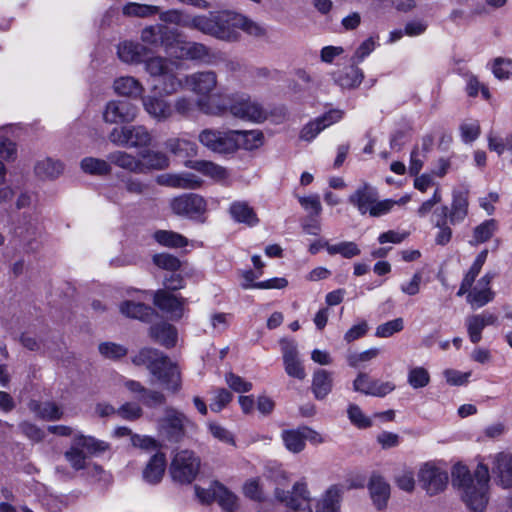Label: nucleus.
Listing matches in <instances>:
<instances>
[{"label":"nucleus","instance_id":"f257e3e1","mask_svg":"<svg viewBox=\"0 0 512 512\" xmlns=\"http://www.w3.org/2000/svg\"><path fill=\"white\" fill-rule=\"evenodd\" d=\"M185 25L228 42L238 40L239 30L253 36L263 34V29L257 23L241 14L230 11L210 14L209 16H195Z\"/></svg>","mask_w":512,"mask_h":512},{"label":"nucleus","instance_id":"f03ea898","mask_svg":"<svg viewBox=\"0 0 512 512\" xmlns=\"http://www.w3.org/2000/svg\"><path fill=\"white\" fill-rule=\"evenodd\" d=\"M489 468L479 463L473 473L467 466L456 464L452 470V483L462 501L473 512H483L489 502Z\"/></svg>","mask_w":512,"mask_h":512},{"label":"nucleus","instance_id":"7ed1b4c3","mask_svg":"<svg viewBox=\"0 0 512 512\" xmlns=\"http://www.w3.org/2000/svg\"><path fill=\"white\" fill-rule=\"evenodd\" d=\"M229 100V105H213L210 100L198 99L196 105L201 112L207 115L218 116L229 112L237 119L252 123H262L268 117V111L264 106L247 94L235 93L229 97Z\"/></svg>","mask_w":512,"mask_h":512},{"label":"nucleus","instance_id":"20e7f679","mask_svg":"<svg viewBox=\"0 0 512 512\" xmlns=\"http://www.w3.org/2000/svg\"><path fill=\"white\" fill-rule=\"evenodd\" d=\"M132 362L137 366H146L166 390L173 393L180 390V371L177 365L161 351L154 348H143L133 357Z\"/></svg>","mask_w":512,"mask_h":512},{"label":"nucleus","instance_id":"39448f33","mask_svg":"<svg viewBox=\"0 0 512 512\" xmlns=\"http://www.w3.org/2000/svg\"><path fill=\"white\" fill-rule=\"evenodd\" d=\"M67 437L70 438V448L66 451V461L75 471L89 469L90 456L100 455L110 449L109 443L76 433L66 426Z\"/></svg>","mask_w":512,"mask_h":512},{"label":"nucleus","instance_id":"423d86ee","mask_svg":"<svg viewBox=\"0 0 512 512\" xmlns=\"http://www.w3.org/2000/svg\"><path fill=\"white\" fill-rule=\"evenodd\" d=\"M144 69L151 77L161 80V92L172 95L183 87V81L178 76L180 63L161 56L148 58L144 61Z\"/></svg>","mask_w":512,"mask_h":512},{"label":"nucleus","instance_id":"0eeeda50","mask_svg":"<svg viewBox=\"0 0 512 512\" xmlns=\"http://www.w3.org/2000/svg\"><path fill=\"white\" fill-rule=\"evenodd\" d=\"M111 143L127 147H148L152 142V136L144 125L122 126L112 129L108 135Z\"/></svg>","mask_w":512,"mask_h":512},{"label":"nucleus","instance_id":"6e6552de","mask_svg":"<svg viewBox=\"0 0 512 512\" xmlns=\"http://www.w3.org/2000/svg\"><path fill=\"white\" fill-rule=\"evenodd\" d=\"M200 469V459L193 451L177 452L170 465V474L174 481L181 484L191 483Z\"/></svg>","mask_w":512,"mask_h":512},{"label":"nucleus","instance_id":"1a4fd4ad","mask_svg":"<svg viewBox=\"0 0 512 512\" xmlns=\"http://www.w3.org/2000/svg\"><path fill=\"white\" fill-rule=\"evenodd\" d=\"M174 48L179 52L173 51L171 55L177 58L199 61L206 65H215L222 60V54L219 51L212 50L206 45L198 42H175Z\"/></svg>","mask_w":512,"mask_h":512},{"label":"nucleus","instance_id":"9d476101","mask_svg":"<svg viewBox=\"0 0 512 512\" xmlns=\"http://www.w3.org/2000/svg\"><path fill=\"white\" fill-rule=\"evenodd\" d=\"M170 207L176 215L203 222V216L207 211V202L198 194L187 193L173 198Z\"/></svg>","mask_w":512,"mask_h":512},{"label":"nucleus","instance_id":"9b49d317","mask_svg":"<svg viewBox=\"0 0 512 512\" xmlns=\"http://www.w3.org/2000/svg\"><path fill=\"white\" fill-rule=\"evenodd\" d=\"M233 130L221 131L217 129H204L198 135L199 142L207 149L219 154L236 152V142Z\"/></svg>","mask_w":512,"mask_h":512},{"label":"nucleus","instance_id":"f8f14e48","mask_svg":"<svg viewBox=\"0 0 512 512\" xmlns=\"http://www.w3.org/2000/svg\"><path fill=\"white\" fill-rule=\"evenodd\" d=\"M418 479L421 487L429 495H436L444 491L449 478L446 470L433 462H427L419 469Z\"/></svg>","mask_w":512,"mask_h":512},{"label":"nucleus","instance_id":"ddd939ff","mask_svg":"<svg viewBox=\"0 0 512 512\" xmlns=\"http://www.w3.org/2000/svg\"><path fill=\"white\" fill-rule=\"evenodd\" d=\"M275 497L286 504L287 512H313L309 491L304 482L295 483L292 492L276 489Z\"/></svg>","mask_w":512,"mask_h":512},{"label":"nucleus","instance_id":"4468645a","mask_svg":"<svg viewBox=\"0 0 512 512\" xmlns=\"http://www.w3.org/2000/svg\"><path fill=\"white\" fill-rule=\"evenodd\" d=\"M177 36L176 29L163 24L147 26L141 32V39L144 43L154 47H163L168 54L173 53Z\"/></svg>","mask_w":512,"mask_h":512},{"label":"nucleus","instance_id":"2eb2a0df","mask_svg":"<svg viewBox=\"0 0 512 512\" xmlns=\"http://www.w3.org/2000/svg\"><path fill=\"white\" fill-rule=\"evenodd\" d=\"M182 81L183 86L185 85L194 94L200 96L199 99L209 96L218 84L217 74L214 71L195 72L186 75ZM206 99L210 100L213 105H216L212 99Z\"/></svg>","mask_w":512,"mask_h":512},{"label":"nucleus","instance_id":"dca6fc26","mask_svg":"<svg viewBox=\"0 0 512 512\" xmlns=\"http://www.w3.org/2000/svg\"><path fill=\"white\" fill-rule=\"evenodd\" d=\"M138 107L125 100L109 101L103 111V120L109 124L130 123L136 119Z\"/></svg>","mask_w":512,"mask_h":512},{"label":"nucleus","instance_id":"f3484780","mask_svg":"<svg viewBox=\"0 0 512 512\" xmlns=\"http://www.w3.org/2000/svg\"><path fill=\"white\" fill-rule=\"evenodd\" d=\"M494 272H486L465 295L467 303L473 308L478 309L492 302L495 298V292L491 289V283L495 278Z\"/></svg>","mask_w":512,"mask_h":512},{"label":"nucleus","instance_id":"a211bd4d","mask_svg":"<svg viewBox=\"0 0 512 512\" xmlns=\"http://www.w3.org/2000/svg\"><path fill=\"white\" fill-rule=\"evenodd\" d=\"M154 305L169 315L172 320H178L184 315L186 299L178 297L165 289L155 292Z\"/></svg>","mask_w":512,"mask_h":512},{"label":"nucleus","instance_id":"6ab92c4d","mask_svg":"<svg viewBox=\"0 0 512 512\" xmlns=\"http://www.w3.org/2000/svg\"><path fill=\"white\" fill-rule=\"evenodd\" d=\"M190 423L191 421L182 412L174 408H167L165 416L161 420V428L169 439L178 441L183 437L185 428Z\"/></svg>","mask_w":512,"mask_h":512},{"label":"nucleus","instance_id":"aec40b11","mask_svg":"<svg viewBox=\"0 0 512 512\" xmlns=\"http://www.w3.org/2000/svg\"><path fill=\"white\" fill-rule=\"evenodd\" d=\"M281 350L285 372L293 378L304 380L306 372L299 359L297 345L293 341H282Z\"/></svg>","mask_w":512,"mask_h":512},{"label":"nucleus","instance_id":"412c9836","mask_svg":"<svg viewBox=\"0 0 512 512\" xmlns=\"http://www.w3.org/2000/svg\"><path fill=\"white\" fill-rule=\"evenodd\" d=\"M144 111L157 122H164L172 117L173 106L158 95H146L141 98Z\"/></svg>","mask_w":512,"mask_h":512},{"label":"nucleus","instance_id":"4be33fe9","mask_svg":"<svg viewBox=\"0 0 512 512\" xmlns=\"http://www.w3.org/2000/svg\"><path fill=\"white\" fill-rule=\"evenodd\" d=\"M355 391L372 395L376 397H383L395 389L392 382H381L371 379L366 373H359L353 382Z\"/></svg>","mask_w":512,"mask_h":512},{"label":"nucleus","instance_id":"5701e85b","mask_svg":"<svg viewBox=\"0 0 512 512\" xmlns=\"http://www.w3.org/2000/svg\"><path fill=\"white\" fill-rule=\"evenodd\" d=\"M156 181L159 185L176 189H197L203 182L197 175L190 172L162 174Z\"/></svg>","mask_w":512,"mask_h":512},{"label":"nucleus","instance_id":"b1692460","mask_svg":"<svg viewBox=\"0 0 512 512\" xmlns=\"http://www.w3.org/2000/svg\"><path fill=\"white\" fill-rule=\"evenodd\" d=\"M497 322V316L488 311L480 314H473L465 319V325L469 339L476 344L482 339V331L486 326L494 325Z\"/></svg>","mask_w":512,"mask_h":512},{"label":"nucleus","instance_id":"393cba45","mask_svg":"<svg viewBox=\"0 0 512 512\" xmlns=\"http://www.w3.org/2000/svg\"><path fill=\"white\" fill-rule=\"evenodd\" d=\"M378 197L377 189L368 183H364L349 196V202L358 209L360 214L364 215L369 213L371 206Z\"/></svg>","mask_w":512,"mask_h":512},{"label":"nucleus","instance_id":"a878e982","mask_svg":"<svg viewBox=\"0 0 512 512\" xmlns=\"http://www.w3.org/2000/svg\"><path fill=\"white\" fill-rule=\"evenodd\" d=\"M124 386L131 393L138 395V399L147 407H157L163 405L166 401V397L163 393L147 389L138 381L126 380Z\"/></svg>","mask_w":512,"mask_h":512},{"label":"nucleus","instance_id":"bb28decb","mask_svg":"<svg viewBox=\"0 0 512 512\" xmlns=\"http://www.w3.org/2000/svg\"><path fill=\"white\" fill-rule=\"evenodd\" d=\"M497 483L503 488L512 487V455L499 453L494 459L492 468Z\"/></svg>","mask_w":512,"mask_h":512},{"label":"nucleus","instance_id":"cd10ccee","mask_svg":"<svg viewBox=\"0 0 512 512\" xmlns=\"http://www.w3.org/2000/svg\"><path fill=\"white\" fill-rule=\"evenodd\" d=\"M468 195L463 191H453L451 208L448 207L449 224L457 225L465 220L468 215Z\"/></svg>","mask_w":512,"mask_h":512},{"label":"nucleus","instance_id":"c85d7f7f","mask_svg":"<svg viewBox=\"0 0 512 512\" xmlns=\"http://www.w3.org/2000/svg\"><path fill=\"white\" fill-rule=\"evenodd\" d=\"M113 88L118 95L124 97L134 99L143 97V85L132 76H123L115 79Z\"/></svg>","mask_w":512,"mask_h":512},{"label":"nucleus","instance_id":"c756f323","mask_svg":"<svg viewBox=\"0 0 512 512\" xmlns=\"http://www.w3.org/2000/svg\"><path fill=\"white\" fill-rule=\"evenodd\" d=\"M141 173L150 170H163L169 166L168 156L160 151L144 150L140 154Z\"/></svg>","mask_w":512,"mask_h":512},{"label":"nucleus","instance_id":"7c9ffc66","mask_svg":"<svg viewBox=\"0 0 512 512\" xmlns=\"http://www.w3.org/2000/svg\"><path fill=\"white\" fill-rule=\"evenodd\" d=\"M229 214L237 223H243L247 226H255L259 219L254 209L245 201H235L229 207Z\"/></svg>","mask_w":512,"mask_h":512},{"label":"nucleus","instance_id":"2f4dec72","mask_svg":"<svg viewBox=\"0 0 512 512\" xmlns=\"http://www.w3.org/2000/svg\"><path fill=\"white\" fill-rule=\"evenodd\" d=\"M368 488L374 505L378 509L384 508L390 496L389 484L381 476L374 475L369 481Z\"/></svg>","mask_w":512,"mask_h":512},{"label":"nucleus","instance_id":"473e14b6","mask_svg":"<svg viewBox=\"0 0 512 512\" xmlns=\"http://www.w3.org/2000/svg\"><path fill=\"white\" fill-rule=\"evenodd\" d=\"M236 151L239 149L254 150L263 145L264 135L260 130H233Z\"/></svg>","mask_w":512,"mask_h":512},{"label":"nucleus","instance_id":"72a5a7b5","mask_svg":"<svg viewBox=\"0 0 512 512\" xmlns=\"http://www.w3.org/2000/svg\"><path fill=\"white\" fill-rule=\"evenodd\" d=\"M333 375L325 369L313 373L311 389L316 399L322 400L332 391Z\"/></svg>","mask_w":512,"mask_h":512},{"label":"nucleus","instance_id":"f704fd0d","mask_svg":"<svg viewBox=\"0 0 512 512\" xmlns=\"http://www.w3.org/2000/svg\"><path fill=\"white\" fill-rule=\"evenodd\" d=\"M185 166L190 169L196 170L199 173L214 179L215 181H222L229 176L227 170L224 167L211 161H187L185 163Z\"/></svg>","mask_w":512,"mask_h":512},{"label":"nucleus","instance_id":"c9c22d12","mask_svg":"<svg viewBox=\"0 0 512 512\" xmlns=\"http://www.w3.org/2000/svg\"><path fill=\"white\" fill-rule=\"evenodd\" d=\"M117 53L123 62L137 64L144 61L147 49L140 43L124 41L118 45Z\"/></svg>","mask_w":512,"mask_h":512},{"label":"nucleus","instance_id":"e433bc0d","mask_svg":"<svg viewBox=\"0 0 512 512\" xmlns=\"http://www.w3.org/2000/svg\"><path fill=\"white\" fill-rule=\"evenodd\" d=\"M305 431L302 427H299L297 429H285L281 432V439L289 452L298 454L305 449L307 440Z\"/></svg>","mask_w":512,"mask_h":512},{"label":"nucleus","instance_id":"4c0bfd02","mask_svg":"<svg viewBox=\"0 0 512 512\" xmlns=\"http://www.w3.org/2000/svg\"><path fill=\"white\" fill-rule=\"evenodd\" d=\"M150 336L159 344L170 348L176 344L177 331L173 325L162 322L150 327Z\"/></svg>","mask_w":512,"mask_h":512},{"label":"nucleus","instance_id":"58836bf2","mask_svg":"<svg viewBox=\"0 0 512 512\" xmlns=\"http://www.w3.org/2000/svg\"><path fill=\"white\" fill-rule=\"evenodd\" d=\"M166 468L164 453L153 455L143 471V478L150 484H156L162 479Z\"/></svg>","mask_w":512,"mask_h":512},{"label":"nucleus","instance_id":"ea45409f","mask_svg":"<svg viewBox=\"0 0 512 512\" xmlns=\"http://www.w3.org/2000/svg\"><path fill=\"white\" fill-rule=\"evenodd\" d=\"M435 227L439 230L435 235V242L438 245H446L452 237V229L450 228L448 218V206L444 205L434 211Z\"/></svg>","mask_w":512,"mask_h":512},{"label":"nucleus","instance_id":"a19ab883","mask_svg":"<svg viewBox=\"0 0 512 512\" xmlns=\"http://www.w3.org/2000/svg\"><path fill=\"white\" fill-rule=\"evenodd\" d=\"M107 159L110 165L113 164L129 172L141 173L140 159L126 151L116 150L111 152Z\"/></svg>","mask_w":512,"mask_h":512},{"label":"nucleus","instance_id":"79ce46f5","mask_svg":"<svg viewBox=\"0 0 512 512\" xmlns=\"http://www.w3.org/2000/svg\"><path fill=\"white\" fill-rule=\"evenodd\" d=\"M120 312L128 317L133 319H138L141 321H148L154 314V310L139 302L133 301H124L120 304Z\"/></svg>","mask_w":512,"mask_h":512},{"label":"nucleus","instance_id":"37998d69","mask_svg":"<svg viewBox=\"0 0 512 512\" xmlns=\"http://www.w3.org/2000/svg\"><path fill=\"white\" fill-rule=\"evenodd\" d=\"M165 146L172 154L179 157H194L198 152L196 143L181 138L168 139Z\"/></svg>","mask_w":512,"mask_h":512},{"label":"nucleus","instance_id":"c03bdc74","mask_svg":"<svg viewBox=\"0 0 512 512\" xmlns=\"http://www.w3.org/2000/svg\"><path fill=\"white\" fill-rule=\"evenodd\" d=\"M81 168L85 173L97 176H105L111 173L112 167L110 162L107 160L94 158V157H86L82 159Z\"/></svg>","mask_w":512,"mask_h":512},{"label":"nucleus","instance_id":"a18cd8bd","mask_svg":"<svg viewBox=\"0 0 512 512\" xmlns=\"http://www.w3.org/2000/svg\"><path fill=\"white\" fill-rule=\"evenodd\" d=\"M364 78L363 71L352 63L343 73H341L336 82L342 87L352 89L359 86Z\"/></svg>","mask_w":512,"mask_h":512},{"label":"nucleus","instance_id":"49530a36","mask_svg":"<svg viewBox=\"0 0 512 512\" xmlns=\"http://www.w3.org/2000/svg\"><path fill=\"white\" fill-rule=\"evenodd\" d=\"M153 237L160 245L171 248L184 247L188 243L187 238L183 235L168 230H158Z\"/></svg>","mask_w":512,"mask_h":512},{"label":"nucleus","instance_id":"de8ad7c7","mask_svg":"<svg viewBox=\"0 0 512 512\" xmlns=\"http://www.w3.org/2000/svg\"><path fill=\"white\" fill-rule=\"evenodd\" d=\"M35 174L41 179H54L58 177L62 170L60 162L54 161L51 158L38 161L35 165Z\"/></svg>","mask_w":512,"mask_h":512},{"label":"nucleus","instance_id":"09e8293b","mask_svg":"<svg viewBox=\"0 0 512 512\" xmlns=\"http://www.w3.org/2000/svg\"><path fill=\"white\" fill-rule=\"evenodd\" d=\"M339 490L336 487L329 488L318 501L316 512H339Z\"/></svg>","mask_w":512,"mask_h":512},{"label":"nucleus","instance_id":"8fccbe9b","mask_svg":"<svg viewBox=\"0 0 512 512\" xmlns=\"http://www.w3.org/2000/svg\"><path fill=\"white\" fill-rule=\"evenodd\" d=\"M160 7L156 5L130 2L123 7V13L127 16L146 18L158 14Z\"/></svg>","mask_w":512,"mask_h":512},{"label":"nucleus","instance_id":"3c124183","mask_svg":"<svg viewBox=\"0 0 512 512\" xmlns=\"http://www.w3.org/2000/svg\"><path fill=\"white\" fill-rule=\"evenodd\" d=\"M360 252L358 245L352 241H342L336 244H330V246L327 247V253L330 256L339 254L346 259L358 256Z\"/></svg>","mask_w":512,"mask_h":512},{"label":"nucleus","instance_id":"603ef678","mask_svg":"<svg viewBox=\"0 0 512 512\" xmlns=\"http://www.w3.org/2000/svg\"><path fill=\"white\" fill-rule=\"evenodd\" d=\"M496 221L489 219L476 226L473 231V239L470 241L472 245H478L488 241L496 230Z\"/></svg>","mask_w":512,"mask_h":512},{"label":"nucleus","instance_id":"864d4df0","mask_svg":"<svg viewBox=\"0 0 512 512\" xmlns=\"http://www.w3.org/2000/svg\"><path fill=\"white\" fill-rule=\"evenodd\" d=\"M214 500L225 509L226 511H233L236 506V497L228 491L221 483L214 482Z\"/></svg>","mask_w":512,"mask_h":512},{"label":"nucleus","instance_id":"5fc2aeb1","mask_svg":"<svg viewBox=\"0 0 512 512\" xmlns=\"http://www.w3.org/2000/svg\"><path fill=\"white\" fill-rule=\"evenodd\" d=\"M30 408L41 418L46 420H55L61 416L60 409L52 402L36 403L32 402Z\"/></svg>","mask_w":512,"mask_h":512},{"label":"nucleus","instance_id":"6e6d98bb","mask_svg":"<svg viewBox=\"0 0 512 512\" xmlns=\"http://www.w3.org/2000/svg\"><path fill=\"white\" fill-rule=\"evenodd\" d=\"M403 328L404 320L401 317L395 318L377 326L375 336L379 338H388L393 336L395 333L402 331Z\"/></svg>","mask_w":512,"mask_h":512},{"label":"nucleus","instance_id":"4d7b16f0","mask_svg":"<svg viewBox=\"0 0 512 512\" xmlns=\"http://www.w3.org/2000/svg\"><path fill=\"white\" fill-rule=\"evenodd\" d=\"M407 381L414 389L427 386L430 382L429 372L423 367H414L409 370Z\"/></svg>","mask_w":512,"mask_h":512},{"label":"nucleus","instance_id":"13d9d810","mask_svg":"<svg viewBox=\"0 0 512 512\" xmlns=\"http://www.w3.org/2000/svg\"><path fill=\"white\" fill-rule=\"evenodd\" d=\"M492 73L499 80H507L512 75V60L510 58L497 57L492 63Z\"/></svg>","mask_w":512,"mask_h":512},{"label":"nucleus","instance_id":"bf43d9fd","mask_svg":"<svg viewBox=\"0 0 512 512\" xmlns=\"http://www.w3.org/2000/svg\"><path fill=\"white\" fill-rule=\"evenodd\" d=\"M98 350L103 357L111 360L120 359L127 354L124 346L114 342H103L99 344Z\"/></svg>","mask_w":512,"mask_h":512},{"label":"nucleus","instance_id":"052dcab7","mask_svg":"<svg viewBox=\"0 0 512 512\" xmlns=\"http://www.w3.org/2000/svg\"><path fill=\"white\" fill-rule=\"evenodd\" d=\"M225 382L230 389L237 393H246L252 390L253 384L232 372L226 373Z\"/></svg>","mask_w":512,"mask_h":512},{"label":"nucleus","instance_id":"680f3d73","mask_svg":"<svg viewBox=\"0 0 512 512\" xmlns=\"http://www.w3.org/2000/svg\"><path fill=\"white\" fill-rule=\"evenodd\" d=\"M233 398L231 392L225 388H217L214 390V397L210 403V408L213 412H220L226 405H228Z\"/></svg>","mask_w":512,"mask_h":512},{"label":"nucleus","instance_id":"e2e57ef3","mask_svg":"<svg viewBox=\"0 0 512 512\" xmlns=\"http://www.w3.org/2000/svg\"><path fill=\"white\" fill-rule=\"evenodd\" d=\"M117 415L124 420L135 421L143 415V410L136 403L126 402L117 408Z\"/></svg>","mask_w":512,"mask_h":512},{"label":"nucleus","instance_id":"0e129e2a","mask_svg":"<svg viewBox=\"0 0 512 512\" xmlns=\"http://www.w3.org/2000/svg\"><path fill=\"white\" fill-rule=\"evenodd\" d=\"M153 261L159 268L175 272L180 268V261L173 255L162 253L154 256Z\"/></svg>","mask_w":512,"mask_h":512},{"label":"nucleus","instance_id":"69168bd1","mask_svg":"<svg viewBox=\"0 0 512 512\" xmlns=\"http://www.w3.org/2000/svg\"><path fill=\"white\" fill-rule=\"evenodd\" d=\"M378 354L379 349L377 348H370L361 353H350L347 355V362L349 366L356 368L361 362L370 361L376 358Z\"/></svg>","mask_w":512,"mask_h":512},{"label":"nucleus","instance_id":"338daca9","mask_svg":"<svg viewBox=\"0 0 512 512\" xmlns=\"http://www.w3.org/2000/svg\"><path fill=\"white\" fill-rule=\"evenodd\" d=\"M347 412L350 421L357 427L367 428L371 426V420L363 414L359 406L351 404Z\"/></svg>","mask_w":512,"mask_h":512},{"label":"nucleus","instance_id":"774afa93","mask_svg":"<svg viewBox=\"0 0 512 512\" xmlns=\"http://www.w3.org/2000/svg\"><path fill=\"white\" fill-rule=\"evenodd\" d=\"M463 141L466 143L473 142L480 134V125L477 121H466L460 126Z\"/></svg>","mask_w":512,"mask_h":512}]
</instances>
